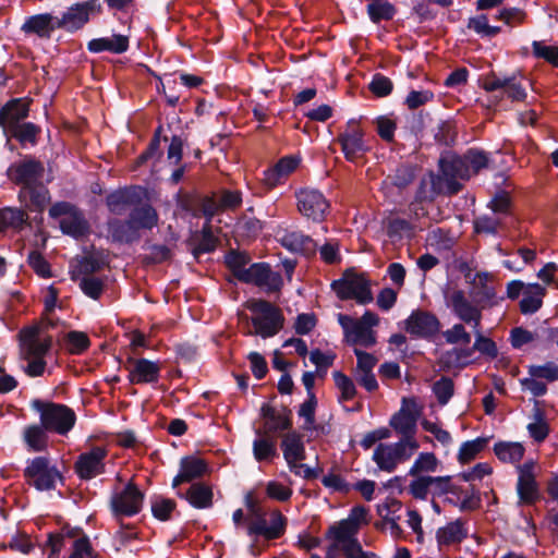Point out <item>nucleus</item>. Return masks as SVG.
Wrapping results in <instances>:
<instances>
[{
    "label": "nucleus",
    "instance_id": "bf43d9fd",
    "mask_svg": "<svg viewBox=\"0 0 558 558\" xmlns=\"http://www.w3.org/2000/svg\"><path fill=\"white\" fill-rule=\"evenodd\" d=\"M69 351L73 354H81L88 349L90 342L85 332L70 331L65 337Z\"/></svg>",
    "mask_w": 558,
    "mask_h": 558
},
{
    "label": "nucleus",
    "instance_id": "c85d7f7f",
    "mask_svg": "<svg viewBox=\"0 0 558 558\" xmlns=\"http://www.w3.org/2000/svg\"><path fill=\"white\" fill-rule=\"evenodd\" d=\"M281 448L283 458L287 461L290 469L300 470L301 466H296V462L304 460L305 449L302 441V436L295 432H291L284 435Z\"/></svg>",
    "mask_w": 558,
    "mask_h": 558
},
{
    "label": "nucleus",
    "instance_id": "393cba45",
    "mask_svg": "<svg viewBox=\"0 0 558 558\" xmlns=\"http://www.w3.org/2000/svg\"><path fill=\"white\" fill-rule=\"evenodd\" d=\"M141 189H122L110 193L106 203L112 214L122 215L128 208L135 207L141 202Z\"/></svg>",
    "mask_w": 558,
    "mask_h": 558
},
{
    "label": "nucleus",
    "instance_id": "3c124183",
    "mask_svg": "<svg viewBox=\"0 0 558 558\" xmlns=\"http://www.w3.org/2000/svg\"><path fill=\"white\" fill-rule=\"evenodd\" d=\"M432 390L440 405H446L454 392L453 380L447 376H441L433 384Z\"/></svg>",
    "mask_w": 558,
    "mask_h": 558
},
{
    "label": "nucleus",
    "instance_id": "e2e57ef3",
    "mask_svg": "<svg viewBox=\"0 0 558 558\" xmlns=\"http://www.w3.org/2000/svg\"><path fill=\"white\" fill-rule=\"evenodd\" d=\"M496 19L513 27L524 23L526 13L519 8H505L499 11L498 15H496Z\"/></svg>",
    "mask_w": 558,
    "mask_h": 558
},
{
    "label": "nucleus",
    "instance_id": "39448f33",
    "mask_svg": "<svg viewBox=\"0 0 558 558\" xmlns=\"http://www.w3.org/2000/svg\"><path fill=\"white\" fill-rule=\"evenodd\" d=\"M331 288L340 300H354L362 305L373 301L369 280L353 270L344 271L340 279L331 283Z\"/></svg>",
    "mask_w": 558,
    "mask_h": 558
},
{
    "label": "nucleus",
    "instance_id": "680f3d73",
    "mask_svg": "<svg viewBox=\"0 0 558 558\" xmlns=\"http://www.w3.org/2000/svg\"><path fill=\"white\" fill-rule=\"evenodd\" d=\"M530 436L537 442L543 441L549 433L548 424L544 420L541 411H536L534 422L527 425Z\"/></svg>",
    "mask_w": 558,
    "mask_h": 558
},
{
    "label": "nucleus",
    "instance_id": "58836bf2",
    "mask_svg": "<svg viewBox=\"0 0 558 558\" xmlns=\"http://www.w3.org/2000/svg\"><path fill=\"white\" fill-rule=\"evenodd\" d=\"M72 279L78 283L83 293L93 299L99 300L105 291V279L98 276H72Z\"/></svg>",
    "mask_w": 558,
    "mask_h": 558
},
{
    "label": "nucleus",
    "instance_id": "f3484780",
    "mask_svg": "<svg viewBox=\"0 0 558 558\" xmlns=\"http://www.w3.org/2000/svg\"><path fill=\"white\" fill-rule=\"evenodd\" d=\"M125 368L128 379L133 385L155 384L159 380L161 366L158 362L147 359L129 357Z\"/></svg>",
    "mask_w": 558,
    "mask_h": 558
},
{
    "label": "nucleus",
    "instance_id": "412c9836",
    "mask_svg": "<svg viewBox=\"0 0 558 558\" xmlns=\"http://www.w3.org/2000/svg\"><path fill=\"white\" fill-rule=\"evenodd\" d=\"M440 323L428 312L415 311L405 320V330L416 338H430L438 333Z\"/></svg>",
    "mask_w": 558,
    "mask_h": 558
},
{
    "label": "nucleus",
    "instance_id": "49530a36",
    "mask_svg": "<svg viewBox=\"0 0 558 558\" xmlns=\"http://www.w3.org/2000/svg\"><path fill=\"white\" fill-rule=\"evenodd\" d=\"M25 210L12 207L0 209V231L9 228H19L27 220Z\"/></svg>",
    "mask_w": 558,
    "mask_h": 558
},
{
    "label": "nucleus",
    "instance_id": "9d476101",
    "mask_svg": "<svg viewBox=\"0 0 558 558\" xmlns=\"http://www.w3.org/2000/svg\"><path fill=\"white\" fill-rule=\"evenodd\" d=\"M144 495L130 482L123 489H114L110 498V508L114 517H132L142 509Z\"/></svg>",
    "mask_w": 558,
    "mask_h": 558
},
{
    "label": "nucleus",
    "instance_id": "cd10ccee",
    "mask_svg": "<svg viewBox=\"0 0 558 558\" xmlns=\"http://www.w3.org/2000/svg\"><path fill=\"white\" fill-rule=\"evenodd\" d=\"M278 240L283 247L293 253L313 255L316 252L314 240L296 230H284Z\"/></svg>",
    "mask_w": 558,
    "mask_h": 558
},
{
    "label": "nucleus",
    "instance_id": "79ce46f5",
    "mask_svg": "<svg viewBox=\"0 0 558 558\" xmlns=\"http://www.w3.org/2000/svg\"><path fill=\"white\" fill-rule=\"evenodd\" d=\"M254 458L258 461H271L278 456L276 441L271 437L262 436L253 442Z\"/></svg>",
    "mask_w": 558,
    "mask_h": 558
},
{
    "label": "nucleus",
    "instance_id": "c9c22d12",
    "mask_svg": "<svg viewBox=\"0 0 558 558\" xmlns=\"http://www.w3.org/2000/svg\"><path fill=\"white\" fill-rule=\"evenodd\" d=\"M492 278V275L487 272H477L473 281L474 286L478 289L476 292V303L483 308L495 303L496 291L495 288L488 283Z\"/></svg>",
    "mask_w": 558,
    "mask_h": 558
},
{
    "label": "nucleus",
    "instance_id": "5fc2aeb1",
    "mask_svg": "<svg viewBox=\"0 0 558 558\" xmlns=\"http://www.w3.org/2000/svg\"><path fill=\"white\" fill-rule=\"evenodd\" d=\"M468 27L478 35L486 37H494L500 32V27L488 24V19L485 14L471 17L469 20Z\"/></svg>",
    "mask_w": 558,
    "mask_h": 558
},
{
    "label": "nucleus",
    "instance_id": "5701e85b",
    "mask_svg": "<svg viewBox=\"0 0 558 558\" xmlns=\"http://www.w3.org/2000/svg\"><path fill=\"white\" fill-rule=\"evenodd\" d=\"M209 471L205 460L196 456L183 457L180 461L179 473L172 481V487L175 488L183 483H190L202 478Z\"/></svg>",
    "mask_w": 558,
    "mask_h": 558
},
{
    "label": "nucleus",
    "instance_id": "f03ea898",
    "mask_svg": "<svg viewBox=\"0 0 558 558\" xmlns=\"http://www.w3.org/2000/svg\"><path fill=\"white\" fill-rule=\"evenodd\" d=\"M51 340L49 338L39 337L35 329L24 332L21 338L20 355L26 365L23 371L29 377H38L44 375L47 362L46 354L50 350Z\"/></svg>",
    "mask_w": 558,
    "mask_h": 558
},
{
    "label": "nucleus",
    "instance_id": "ea45409f",
    "mask_svg": "<svg viewBox=\"0 0 558 558\" xmlns=\"http://www.w3.org/2000/svg\"><path fill=\"white\" fill-rule=\"evenodd\" d=\"M545 292V288L537 283L530 286L520 302L521 312L523 314H532L538 311Z\"/></svg>",
    "mask_w": 558,
    "mask_h": 558
},
{
    "label": "nucleus",
    "instance_id": "a211bd4d",
    "mask_svg": "<svg viewBox=\"0 0 558 558\" xmlns=\"http://www.w3.org/2000/svg\"><path fill=\"white\" fill-rule=\"evenodd\" d=\"M242 281L253 283L267 292L279 291L283 284L281 275L263 263L250 265Z\"/></svg>",
    "mask_w": 558,
    "mask_h": 558
},
{
    "label": "nucleus",
    "instance_id": "69168bd1",
    "mask_svg": "<svg viewBox=\"0 0 558 558\" xmlns=\"http://www.w3.org/2000/svg\"><path fill=\"white\" fill-rule=\"evenodd\" d=\"M433 99L434 93L432 90H411L408 94L404 104L410 110H414L426 105L427 102L433 101Z\"/></svg>",
    "mask_w": 558,
    "mask_h": 558
},
{
    "label": "nucleus",
    "instance_id": "6e6d98bb",
    "mask_svg": "<svg viewBox=\"0 0 558 558\" xmlns=\"http://www.w3.org/2000/svg\"><path fill=\"white\" fill-rule=\"evenodd\" d=\"M413 481L409 484V494L415 499H426L428 493L432 492L430 476H413Z\"/></svg>",
    "mask_w": 558,
    "mask_h": 558
},
{
    "label": "nucleus",
    "instance_id": "774afa93",
    "mask_svg": "<svg viewBox=\"0 0 558 558\" xmlns=\"http://www.w3.org/2000/svg\"><path fill=\"white\" fill-rule=\"evenodd\" d=\"M504 90L512 101H523L526 98L525 87L515 76H508Z\"/></svg>",
    "mask_w": 558,
    "mask_h": 558
},
{
    "label": "nucleus",
    "instance_id": "e433bc0d",
    "mask_svg": "<svg viewBox=\"0 0 558 558\" xmlns=\"http://www.w3.org/2000/svg\"><path fill=\"white\" fill-rule=\"evenodd\" d=\"M108 230L114 241L131 243L140 238L138 231L133 226L131 219L121 221L119 219L110 220Z\"/></svg>",
    "mask_w": 558,
    "mask_h": 558
},
{
    "label": "nucleus",
    "instance_id": "f8f14e48",
    "mask_svg": "<svg viewBox=\"0 0 558 558\" xmlns=\"http://www.w3.org/2000/svg\"><path fill=\"white\" fill-rule=\"evenodd\" d=\"M108 450L105 447L96 446L82 452L75 463L74 470L81 480H92L105 473Z\"/></svg>",
    "mask_w": 558,
    "mask_h": 558
},
{
    "label": "nucleus",
    "instance_id": "c03bdc74",
    "mask_svg": "<svg viewBox=\"0 0 558 558\" xmlns=\"http://www.w3.org/2000/svg\"><path fill=\"white\" fill-rule=\"evenodd\" d=\"M487 444L488 439L484 437L463 442L458 452V461L462 464L471 462L486 448Z\"/></svg>",
    "mask_w": 558,
    "mask_h": 558
},
{
    "label": "nucleus",
    "instance_id": "6e6552de",
    "mask_svg": "<svg viewBox=\"0 0 558 558\" xmlns=\"http://www.w3.org/2000/svg\"><path fill=\"white\" fill-rule=\"evenodd\" d=\"M76 415L63 404L47 403L40 409V423L45 429L59 435H66L74 426Z\"/></svg>",
    "mask_w": 558,
    "mask_h": 558
},
{
    "label": "nucleus",
    "instance_id": "9b49d317",
    "mask_svg": "<svg viewBox=\"0 0 558 558\" xmlns=\"http://www.w3.org/2000/svg\"><path fill=\"white\" fill-rule=\"evenodd\" d=\"M337 141L341 145L345 159L351 162L360 159L368 150L364 141V131L356 120H350L347 123Z\"/></svg>",
    "mask_w": 558,
    "mask_h": 558
},
{
    "label": "nucleus",
    "instance_id": "09e8293b",
    "mask_svg": "<svg viewBox=\"0 0 558 558\" xmlns=\"http://www.w3.org/2000/svg\"><path fill=\"white\" fill-rule=\"evenodd\" d=\"M226 263L230 270L232 271V274L240 281H242L244 279V275L247 272L248 267L246 266L250 263L248 255L245 253L232 251L226 256Z\"/></svg>",
    "mask_w": 558,
    "mask_h": 558
},
{
    "label": "nucleus",
    "instance_id": "864d4df0",
    "mask_svg": "<svg viewBox=\"0 0 558 558\" xmlns=\"http://www.w3.org/2000/svg\"><path fill=\"white\" fill-rule=\"evenodd\" d=\"M265 493L266 496L272 500L286 502L291 498L293 490L291 487L280 482L269 481L265 485Z\"/></svg>",
    "mask_w": 558,
    "mask_h": 558
},
{
    "label": "nucleus",
    "instance_id": "de8ad7c7",
    "mask_svg": "<svg viewBox=\"0 0 558 558\" xmlns=\"http://www.w3.org/2000/svg\"><path fill=\"white\" fill-rule=\"evenodd\" d=\"M40 132L39 128L32 122H24L12 130L4 133L7 137H14L21 144H36L37 135Z\"/></svg>",
    "mask_w": 558,
    "mask_h": 558
},
{
    "label": "nucleus",
    "instance_id": "338daca9",
    "mask_svg": "<svg viewBox=\"0 0 558 558\" xmlns=\"http://www.w3.org/2000/svg\"><path fill=\"white\" fill-rule=\"evenodd\" d=\"M218 197L223 211L234 210L242 204V193L238 190H222L218 193Z\"/></svg>",
    "mask_w": 558,
    "mask_h": 558
},
{
    "label": "nucleus",
    "instance_id": "473e14b6",
    "mask_svg": "<svg viewBox=\"0 0 558 558\" xmlns=\"http://www.w3.org/2000/svg\"><path fill=\"white\" fill-rule=\"evenodd\" d=\"M47 429L41 425H28L23 430V440L28 451L40 452L48 447Z\"/></svg>",
    "mask_w": 558,
    "mask_h": 558
},
{
    "label": "nucleus",
    "instance_id": "a18cd8bd",
    "mask_svg": "<svg viewBox=\"0 0 558 558\" xmlns=\"http://www.w3.org/2000/svg\"><path fill=\"white\" fill-rule=\"evenodd\" d=\"M367 14L373 23H379L391 20L396 14V9L386 0H375L367 5Z\"/></svg>",
    "mask_w": 558,
    "mask_h": 558
},
{
    "label": "nucleus",
    "instance_id": "052dcab7",
    "mask_svg": "<svg viewBox=\"0 0 558 558\" xmlns=\"http://www.w3.org/2000/svg\"><path fill=\"white\" fill-rule=\"evenodd\" d=\"M532 48L535 57L544 59L558 68V46H547L542 41H533Z\"/></svg>",
    "mask_w": 558,
    "mask_h": 558
},
{
    "label": "nucleus",
    "instance_id": "2eb2a0df",
    "mask_svg": "<svg viewBox=\"0 0 558 558\" xmlns=\"http://www.w3.org/2000/svg\"><path fill=\"white\" fill-rule=\"evenodd\" d=\"M295 197L298 199L299 211L315 221L324 219L329 203L322 192L314 189H302L296 192Z\"/></svg>",
    "mask_w": 558,
    "mask_h": 558
},
{
    "label": "nucleus",
    "instance_id": "13d9d810",
    "mask_svg": "<svg viewBox=\"0 0 558 558\" xmlns=\"http://www.w3.org/2000/svg\"><path fill=\"white\" fill-rule=\"evenodd\" d=\"M175 508V501L169 498L156 497L151 501V511L155 518L166 521L170 519Z\"/></svg>",
    "mask_w": 558,
    "mask_h": 558
},
{
    "label": "nucleus",
    "instance_id": "37998d69",
    "mask_svg": "<svg viewBox=\"0 0 558 558\" xmlns=\"http://www.w3.org/2000/svg\"><path fill=\"white\" fill-rule=\"evenodd\" d=\"M400 509L401 502L396 499H391L390 501L386 502L385 505L378 508L379 514L383 517L384 521L389 526L391 534L396 537H399L402 534V529L398 524L399 517L393 515V512Z\"/></svg>",
    "mask_w": 558,
    "mask_h": 558
},
{
    "label": "nucleus",
    "instance_id": "423d86ee",
    "mask_svg": "<svg viewBox=\"0 0 558 558\" xmlns=\"http://www.w3.org/2000/svg\"><path fill=\"white\" fill-rule=\"evenodd\" d=\"M51 218L60 219V229L73 238L85 236L89 232V223L82 210L69 202H58L49 208Z\"/></svg>",
    "mask_w": 558,
    "mask_h": 558
},
{
    "label": "nucleus",
    "instance_id": "72a5a7b5",
    "mask_svg": "<svg viewBox=\"0 0 558 558\" xmlns=\"http://www.w3.org/2000/svg\"><path fill=\"white\" fill-rule=\"evenodd\" d=\"M130 219L137 231L153 229L158 223V214L150 205L136 206L130 213Z\"/></svg>",
    "mask_w": 558,
    "mask_h": 558
},
{
    "label": "nucleus",
    "instance_id": "4c0bfd02",
    "mask_svg": "<svg viewBox=\"0 0 558 558\" xmlns=\"http://www.w3.org/2000/svg\"><path fill=\"white\" fill-rule=\"evenodd\" d=\"M473 331L475 333V342L472 350H458L453 349V353L459 355L460 353H464L465 357H470L472 355L473 351H478L480 353L487 355L489 357H496L497 356V347L496 343L485 337L482 332V326L477 328H473Z\"/></svg>",
    "mask_w": 558,
    "mask_h": 558
},
{
    "label": "nucleus",
    "instance_id": "aec40b11",
    "mask_svg": "<svg viewBox=\"0 0 558 558\" xmlns=\"http://www.w3.org/2000/svg\"><path fill=\"white\" fill-rule=\"evenodd\" d=\"M440 171L448 181V190L450 194L458 193L461 185L456 182L457 179L468 180L471 178V170L468 168L465 160L460 156H446L439 161Z\"/></svg>",
    "mask_w": 558,
    "mask_h": 558
},
{
    "label": "nucleus",
    "instance_id": "603ef678",
    "mask_svg": "<svg viewBox=\"0 0 558 558\" xmlns=\"http://www.w3.org/2000/svg\"><path fill=\"white\" fill-rule=\"evenodd\" d=\"M322 484L332 493L348 494L352 489V485L342 475L333 472L324 475Z\"/></svg>",
    "mask_w": 558,
    "mask_h": 558
},
{
    "label": "nucleus",
    "instance_id": "4be33fe9",
    "mask_svg": "<svg viewBox=\"0 0 558 558\" xmlns=\"http://www.w3.org/2000/svg\"><path fill=\"white\" fill-rule=\"evenodd\" d=\"M357 531L345 523L343 520L335 523L328 529L327 536L332 542L328 549V554L336 549L351 550L359 549L360 543L356 539Z\"/></svg>",
    "mask_w": 558,
    "mask_h": 558
},
{
    "label": "nucleus",
    "instance_id": "b1692460",
    "mask_svg": "<svg viewBox=\"0 0 558 558\" xmlns=\"http://www.w3.org/2000/svg\"><path fill=\"white\" fill-rule=\"evenodd\" d=\"M28 104L23 99H12L0 109V126L3 133L22 124L28 117Z\"/></svg>",
    "mask_w": 558,
    "mask_h": 558
},
{
    "label": "nucleus",
    "instance_id": "f704fd0d",
    "mask_svg": "<svg viewBox=\"0 0 558 558\" xmlns=\"http://www.w3.org/2000/svg\"><path fill=\"white\" fill-rule=\"evenodd\" d=\"M184 497L193 507L198 509H206L213 506V489L205 483L193 484Z\"/></svg>",
    "mask_w": 558,
    "mask_h": 558
},
{
    "label": "nucleus",
    "instance_id": "4468645a",
    "mask_svg": "<svg viewBox=\"0 0 558 558\" xmlns=\"http://www.w3.org/2000/svg\"><path fill=\"white\" fill-rule=\"evenodd\" d=\"M448 304L461 322L471 325L472 328L481 327L483 307L478 303L473 304L464 291H452L448 298Z\"/></svg>",
    "mask_w": 558,
    "mask_h": 558
},
{
    "label": "nucleus",
    "instance_id": "f257e3e1",
    "mask_svg": "<svg viewBox=\"0 0 558 558\" xmlns=\"http://www.w3.org/2000/svg\"><path fill=\"white\" fill-rule=\"evenodd\" d=\"M337 319L349 344L372 348L377 343L374 327L378 326L379 317L376 313L366 311L360 318L339 313Z\"/></svg>",
    "mask_w": 558,
    "mask_h": 558
},
{
    "label": "nucleus",
    "instance_id": "8fccbe9b",
    "mask_svg": "<svg viewBox=\"0 0 558 558\" xmlns=\"http://www.w3.org/2000/svg\"><path fill=\"white\" fill-rule=\"evenodd\" d=\"M335 385L340 391V401H350L356 395V388L353 380L343 374L342 372L336 371L332 373Z\"/></svg>",
    "mask_w": 558,
    "mask_h": 558
},
{
    "label": "nucleus",
    "instance_id": "0e129e2a",
    "mask_svg": "<svg viewBox=\"0 0 558 558\" xmlns=\"http://www.w3.org/2000/svg\"><path fill=\"white\" fill-rule=\"evenodd\" d=\"M481 495L473 486L461 492L459 509L461 511H474L481 507Z\"/></svg>",
    "mask_w": 558,
    "mask_h": 558
},
{
    "label": "nucleus",
    "instance_id": "2f4dec72",
    "mask_svg": "<svg viewBox=\"0 0 558 558\" xmlns=\"http://www.w3.org/2000/svg\"><path fill=\"white\" fill-rule=\"evenodd\" d=\"M494 453L504 463L517 464L525 453V448L518 441H498L494 445Z\"/></svg>",
    "mask_w": 558,
    "mask_h": 558
},
{
    "label": "nucleus",
    "instance_id": "20e7f679",
    "mask_svg": "<svg viewBox=\"0 0 558 558\" xmlns=\"http://www.w3.org/2000/svg\"><path fill=\"white\" fill-rule=\"evenodd\" d=\"M246 307L254 314L252 324L254 335L269 338L277 335L283 327V316L279 308L265 300H251Z\"/></svg>",
    "mask_w": 558,
    "mask_h": 558
},
{
    "label": "nucleus",
    "instance_id": "4d7b16f0",
    "mask_svg": "<svg viewBox=\"0 0 558 558\" xmlns=\"http://www.w3.org/2000/svg\"><path fill=\"white\" fill-rule=\"evenodd\" d=\"M444 338L449 344L468 345L471 342V335L461 323L454 324L451 328L447 329L444 332Z\"/></svg>",
    "mask_w": 558,
    "mask_h": 558
},
{
    "label": "nucleus",
    "instance_id": "7c9ffc66",
    "mask_svg": "<svg viewBox=\"0 0 558 558\" xmlns=\"http://www.w3.org/2000/svg\"><path fill=\"white\" fill-rule=\"evenodd\" d=\"M56 28H58L57 17L49 13L33 15L22 26V31L25 33L36 34L44 38H49Z\"/></svg>",
    "mask_w": 558,
    "mask_h": 558
},
{
    "label": "nucleus",
    "instance_id": "7ed1b4c3",
    "mask_svg": "<svg viewBox=\"0 0 558 558\" xmlns=\"http://www.w3.org/2000/svg\"><path fill=\"white\" fill-rule=\"evenodd\" d=\"M420 448L417 439H399L396 442H380L373 452V461L379 470L391 473L399 464L409 461Z\"/></svg>",
    "mask_w": 558,
    "mask_h": 558
},
{
    "label": "nucleus",
    "instance_id": "dca6fc26",
    "mask_svg": "<svg viewBox=\"0 0 558 558\" xmlns=\"http://www.w3.org/2000/svg\"><path fill=\"white\" fill-rule=\"evenodd\" d=\"M43 175V163L33 158H25L20 162L13 163L8 169L9 179L22 186H32L40 183Z\"/></svg>",
    "mask_w": 558,
    "mask_h": 558
},
{
    "label": "nucleus",
    "instance_id": "a878e982",
    "mask_svg": "<svg viewBox=\"0 0 558 558\" xmlns=\"http://www.w3.org/2000/svg\"><path fill=\"white\" fill-rule=\"evenodd\" d=\"M21 204L31 211H43L50 201L49 191L41 183L22 186L19 193Z\"/></svg>",
    "mask_w": 558,
    "mask_h": 558
},
{
    "label": "nucleus",
    "instance_id": "0eeeda50",
    "mask_svg": "<svg viewBox=\"0 0 558 558\" xmlns=\"http://www.w3.org/2000/svg\"><path fill=\"white\" fill-rule=\"evenodd\" d=\"M24 476L31 486L41 492L54 489L57 483L62 481L57 465L46 457H36L28 461Z\"/></svg>",
    "mask_w": 558,
    "mask_h": 558
},
{
    "label": "nucleus",
    "instance_id": "ddd939ff",
    "mask_svg": "<svg viewBox=\"0 0 558 558\" xmlns=\"http://www.w3.org/2000/svg\"><path fill=\"white\" fill-rule=\"evenodd\" d=\"M418 415L416 402L413 399H403L400 410L391 416L389 425L401 436L400 439H416Z\"/></svg>",
    "mask_w": 558,
    "mask_h": 558
},
{
    "label": "nucleus",
    "instance_id": "a19ab883",
    "mask_svg": "<svg viewBox=\"0 0 558 558\" xmlns=\"http://www.w3.org/2000/svg\"><path fill=\"white\" fill-rule=\"evenodd\" d=\"M440 462L433 452H421L409 470L410 476H425L437 471Z\"/></svg>",
    "mask_w": 558,
    "mask_h": 558
},
{
    "label": "nucleus",
    "instance_id": "1a4fd4ad",
    "mask_svg": "<svg viewBox=\"0 0 558 558\" xmlns=\"http://www.w3.org/2000/svg\"><path fill=\"white\" fill-rule=\"evenodd\" d=\"M102 11L99 0H88L71 5L59 19L57 17V27L66 32L81 29L88 23L90 16L98 15Z\"/></svg>",
    "mask_w": 558,
    "mask_h": 558
},
{
    "label": "nucleus",
    "instance_id": "6ab92c4d",
    "mask_svg": "<svg viewBox=\"0 0 558 558\" xmlns=\"http://www.w3.org/2000/svg\"><path fill=\"white\" fill-rule=\"evenodd\" d=\"M534 469L535 463L532 460L524 462L522 465H518L519 477L517 483V493L520 504L532 505L539 498V490Z\"/></svg>",
    "mask_w": 558,
    "mask_h": 558
},
{
    "label": "nucleus",
    "instance_id": "c756f323",
    "mask_svg": "<svg viewBox=\"0 0 558 558\" xmlns=\"http://www.w3.org/2000/svg\"><path fill=\"white\" fill-rule=\"evenodd\" d=\"M90 52L99 53L109 51L111 53H123L129 49V37L120 34H114L110 37H101L92 39L88 45Z\"/></svg>",
    "mask_w": 558,
    "mask_h": 558
},
{
    "label": "nucleus",
    "instance_id": "bb28decb",
    "mask_svg": "<svg viewBox=\"0 0 558 558\" xmlns=\"http://www.w3.org/2000/svg\"><path fill=\"white\" fill-rule=\"evenodd\" d=\"M469 535L466 521L457 519L441 526L436 532V541L440 548L458 545Z\"/></svg>",
    "mask_w": 558,
    "mask_h": 558
}]
</instances>
